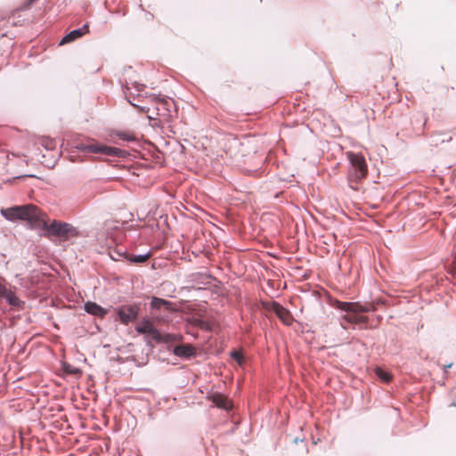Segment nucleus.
<instances>
[{
	"instance_id": "nucleus-1",
	"label": "nucleus",
	"mask_w": 456,
	"mask_h": 456,
	"mask_svg": "<svg viewBox=\"0 0 456 456\" xmlns=\"http://www.w3.org/2000/svg\"><path fill=\"white\" fill-rule=\"evenodd\" d=\"M2 215L10 221L23 220L34 228H40L44 217L46 216L35 205L27 204L15 206L1 210Z\"/></svg>"
},
{
	"instance_id": "nucleus-2",
	"label": "nucleus",
	"mask_w": 456,
	"mask_h": 456,
	"mask_svg": "<svg viewBox=\"0 0 456 456\" xmlns=\"http://www.w3.org/2000/svg\"><path fill=\"white\" fill-rule=\"evenodd\" d=\"M42 224H41L40 228L45 231V236L47 238L57 237L62 240H68L79 234L77 228L69 223L53 220L48 224L46 217H44Z\"/></svg>"
},
{
	"instance_id": "nucleus-3",
	"label": "nucleus",
	"mask_w": 456,
	"mask_h": 456,
	"mask_svg": "<svg viewBox=\"0 0 456 456\" xmlns=\"http://www.w3.org/2000/svg\"><path fill=\"white\" fill-rule=\"evenodd\" d=\"M347 158L351 164V169L348 174L349 183L361 182L368 174V166L364 157L359 153L347 152Z\"/></svg>"
},
{
	"instance_id": "nucleus-4",
	"label": "nucleus",
	"mask_w": 456,
	"mask_h": 456,
	"mask_svg": "<svg viewBox=\"0 0 456 456\" xmlns=\"http://www.w3.org/2000/svg\"><path fill=\"white\" fill-rule=\"evenodd\" d=\"M124 94L128 102L139 109L144 108L142 104L145 102L153 101L155 99L153 95H147V94L144 93L143 87H126Z\"/></svg>"
},
{
	"instance_id": "nucleus-5",
	"label": "nucleus",
	"mask_w": 456,
	"mask_h": 456,
	"mask_svg": "<svg viewBox=\"0 0 456 456\" xmlns=\"http://www.w3.org/2000/svg\"><path fill=\"white\" fill-rule=\"evenodd\" d=\"M218 144L223 151V153L219 154L222 158L224 155L231 159L236 158L241 151L242 143L231 136L222 138Z\"/></svg>"
},
{
	"instance_id": "nucleus-6",
	"label": "nucleus",
	"mask_w": 456,
	"mask_h": 456,
	"mask_svg": "<svg viewBox=\"0 0 456 456\" xmlns=\"http://www.w3.org/2000/svg\"><path fill=\"white\" fill-rule=\"evenodd\" d=\"M84 149L89 152L102 154L105 156L111 157H121L123 156V151L116 147L107 146L104 144H100L96 142H92L84 146Z\"/></svg>"
},
{
	"instance_id": "nucleus-7",
	"label": "nucleus",
	"mask_w": 456,
	"mask_h": 456,
	"mask_svg": "<svg viewBox=\"0 0 456 456\" xmlns=\"http://www.w3.org/2000/svg\"><path fill=\"white\" fill-rule=\"evenodd\" d=\"M117 314L120 322L127 325L129 322H134L139 314V306L137 305H125L118 308Z\"/></svg>"
},
{
	"instance_id": "nucleus-8",
	"label": "nucleus",
	"mask_w": 456,
	"mask_h": 456,
	"mask_svg": "<svg viewBox=\"0 0 456 456\" xmlns=\"http://www.w3.org/2000/svg\"><path fill=\"white\" fill-rule=\"evenodd\" d=\"M87 33H89V26L88 24H85L81 28L71 30L66 34L60 41V45L70 44Z\"/></svg>"
},
{
	"instance_id": "nucleus-9",
	"label": "nucleus",
	"mask_w": 456,
	"mask_h": 456,
	"mask_svg": "<svg viewBox=\"0 0 456 456\" xmlns=\"http://www.w3.org/2000/svg\"><path fill=\"white\" fill-rule=\"evenodd\" d=\"M271 310L285 325H290L293 322L294 319L292 314L280 304L273 302L272 304Z\"/></svg>"
},
{
	"instance_id": "nucleus-10",
	"label": "nucleus",
	"mask_w": 456,
	"mask_h": 456,
	"mask_svg": "<svg viewBox=\"0 0 456 456\" xmlns=\"http://www.w3.org/2000/svg\"><path fill=\"white\" fill-rule=\"evenodd\" d=\"M0 297L5 298L9 305L12 306L19 307L21 304V301L19 297L10 289H8L5 286L0 283Z\"/></svg>"
},
{
	"instance_id": "nucleus-11",
	"label": "nucleus",
	"mask_w": 456,
	"mask_h": 456,
	"mask_svg": "<svg viewBox=\"0 0 456 456\" xmlns=\"http://www.w3.org/2000/svg\"><path fill=\"white\" fill-rule=\"evenodd\" d=\"M211 400L218 408L229 410L232 407V403L229 399L221 394L213 395Z\"/></svg>"
},
{
	"instance_id": "nucleus-12",
	"label": "nucleus",
	"mask_w": 456,
	"mask_h": 456,
	"mask_svg": "<svg viewBox=\"0 0 456 456\" xmlns=\"http://www.w3.org/2000/svg\"><path fill=\"white\" fill-rule=\"evenodd\" d=\"M174 353L177 356L189 357L194 354L195 349L190 345H180L175 347Z\"/></svg>"
},
{
	"instance_id": "nucleus-13",
	"label": "nucleus",
	"mask_w": 456,
	"mask_h": 456,
	"mask_svg": "<svg viewBox=\"0 0 456 456\" xmlns=\"http://www.w3.org/2000/svg\"><path fill=\"white\" fill-rule=\"evenodd\" d=\"M85 310L95 316H103L106 314V311L102 308L99 305L94 302H87L85 304Z\"/></svg>"
},
{
	"instance_id": "nucleus-14",
	"label": "nucleus",
	"mask_w": 456,
	"mask_h": 456,
	"mask_svg": "<svg viewBox=\"0 0 456 456\" xmlns=\"http://www.w3.org/2000/svg\"><path fill=\"white\" fill-rule=\"evenodd\" d=\"M335 306L342 311L355 314V308L358 307L357 302H340L337 301Z\"/></svg>"
},
{
	"instance_id": "nucleus-15",
	"label": "nucleus",
	"mask_w": 456,
	"mask_h": 456,
	"mask_svg": "<svg viewBox=\"0 0 456 456\" xmlns=\"http://www.w3.org/2000/svg\"><path fill=\"white\" fill-rule=\"evenodd\" d=\"M343 320L348 323H367L368 317L367 316H358L355 314H348L343 316Z\"/></svg>"
},
{
	"instance_id": "nucleus-16",
	"label": "nucleus",
	"mask_w": 456,
	"mask_h": 456,
	"mask_svg": "<svg viewBox=\"0 0 456 456\" xmlns=\"http://www.w3.org/2000/svg\"><path fill=\"white\" fill-rule=\"evenodd\" d=\"M153 324L150 321H143L135 327V330L140 334L147 335L153 331Z\"/></svg>"
},
{
	"instance_id": "nucleus-17",
	"label": "nucleus",
	"mask_w": 456,
	"mask_h": 456,
	"mask_svg": "<svg viewBox=\"0 0 456 456\" xmlns=\"http://www.w3.org/2000/svg\"><path fill=\"white\" fill-rule=\"evenodd\" d=\"M171 305L172 304L169 301L159 297H153L151 302V306L154 309H159L162 306H165L167 309H170Z\"/></svg>"
},
{
	"instance_id": "nucleus-18",
	"label": "nucleus",
	"mask_w": 456,
	"mask_h": 456,
	"mask_svg": "<svg viewBox=\"0 0 456 456\" xmlns=\"http://www.w3.org/2000/svg\"><path fill=\"white\" fill-rule=\"evenodd\" d=\"M147 336L151 338L152 340L159 343L162 341H167L168 339L164 338L161 334L159 332V330L155 328H153V331L147 334Z\"/></svg>"
},
{
	"instance_id": "nucleus-19",
	"label": "nucleus",
	"mask_w": 456,
	"mask_h": 456,
	"mask_svg": "<svg viewBox=\"0 0 456 456\" xmlns=\"http://www.w3.org/2000/svg\"><path fill=\"white\" fill-rule=\"evenodd\" d=\"M375 311V306L370 304L361 305L358 303V307L355 308V314L357 313H367Z\"/></svg>"
},
{
	"instance_id": "nucleus-20",
	"label": "nucleus",
	"mask_w": 456,
	"mask_h": 456,
	"mask_svg": "<svg viewBox=\"0 0 456 456\" xmlns=\"http://www.w3.org/2000/svg\"><path fill=\"white\" fill-rule=\"evenodd\" d=\"M149 257H150L149 254L132 256L129 257V261L134 262V263H144L149 259Z\"/></svg>"
},
{
	"instance_id": "nucleus-21",
	"label": "nucleus",
	"mask_w": 456,
	"mask_h": 456,
	"mask_svg": "<svg viewBox=\"0 0 456 456\" xmlns=\"http://www.w3.org/2000/svg\"><path fill=\"white\" fill-rule=\"evenodd\" d=\"M376 374L379 379H383L386 382H388L391 379V375L388 372L384 371L380 368L376 369Z\"/></svg>"
},
{
	"instance_id": "nucleus-22",
	"label": "nucleus",
	"mask_w": 456,
	"mask_h": 456,
	"mask_svg": "<svg viewBox=\"0 0 456 456\" xmlns=\"http://www.w3.org/2000/svg\"><path fill=\"white\" fill-rule=\"evenodd\" d=\"M231 356L239 363H242V354L240 351H232Z\"/></svg>"
},
{
	"instance_id": "nucleus-23",
	"label": "nucleus",
	"mask_w": 456,
	"mask_h": 456,
	"mask_svg": "<svg viewBox=\"0 0 456 456\" xmlns=\"http://www.w3.org/2000/svg\"><path fill=\"white\" fill-rule=\"evenodd\" d=\"M37 0H28V2L21 7L22 10H28Z\"/></svg>"
},
{
	"instance_id": "nucleus-24",
	"label": "nucleus",
	"mask_w": 456,
	"mask_h": 456,
	"mask_svg": "<svg viewBox=\"0 0 456 456\" xmlns=\"http://www.w3.org/2000/svg\"><path fill=\"white\" fill-rule=\"evenodd\" d=\"M66 370H67L68 372H69V373H77V370H73V369H70V370H69V369H68V368L66 369Z\"/></svg>"
},
{
	"instance_id": "nucleus-25",
	"label": "nucleus",
	"mask_w": 456,
	"mask_h": 456,
	"mask_svg": "<svg viewBox=\"0 0 456 456\" xmlns=\"http://www.w3.org/2000/svg\"><path fill=\"white\" fill-rule=\"evenodd\" d=\"M132 86H145L144 84H140V83H134Z\"/></svg>"
}]
</instances>
